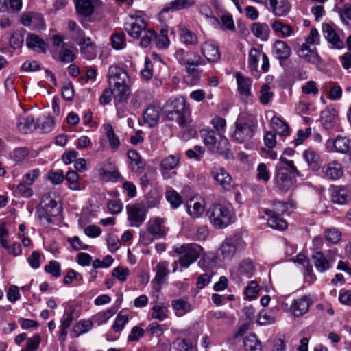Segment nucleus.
I'll return each instance as SVG.
<instances>
[{"mask_svg":"<svg viewBox=\"0 0 351 351\" xmlns=\"http://www.w3.org/2000/svg\"><path fill=\"white\" fill-rule=\"evenodd\" d=\"M237 80V88L239 94L241 95L243 99H247L252 97L251 86L252 84V80L241 73H237L235 74Z\"/></svg>","mask_w":351,"mask_h":351,"instance_id":"22","label":"nucleus"},{"mask_svg":"<svg viewBox=\"0 0 351 351\" xmlns=\"http://www.w3.org/2000/svg\"><path fill=\"white\" fill-rule=\"evenodd\" d=\"M275 56L280 60H287L291 53V47L288 44L282 40H276L273 46Z\"/></svg>","mask_w":351,"mask_h":351,"instance_id":"28","label":"nucleus"},{"mask_svg":"<svg viewBox=\"0 0 351 351\" xmlns=\"http://www.w3.org/2000/svg\"><path fill=\"white\" fill-rule=\"evenodd\" d=\"M45 270L56 278L61 275L60 265L59 263L56 261H51L45 267Z\"/></svg>","mask_w":351,"mask_h":351,"instance_id":"64","label":"nucleus"},{"mask_svg":"<svg viewBox=\"0 0 351 351\" xmlns=\"http://www.w3.org/2000/svg\"><path fill=\"white\" fill-rule=\"evenodd\" d=\"M108 77L117 110L127 103L131 95V81L126 71L117 66H110Z\"/></svg>","mask_w":351,"mask_h":351,"instance_id":"1","label":"nucleus"},{"mask_svg":"<svg viewBox=\"0 0 351 351\" xmlns=\"http://www.w3.org/2000/svg\"><path fill=\"white\" fill-rule=\"evenodd\" d=\"M270 5L274 14L278 16L285 15L290 9L288 2L285 1L278 3L277 0H270Z\"/></svg>","mask_w":351,"mask_h":351,"instance_id":"44","label":"nucleus"},{"mask_svg":"<svg viewBox=\"0 0 351 351\" xmlns=\"http://www.w3.org/2000/svg\"><path fill=\"white\" fill-rule=\"evenodd\" d=\"M93 326V324L91 319L80 321L73 327L71 335H73L74 337H78L80 335L89 331Z\"/></svg>","mask_w":351,"mask_h":351,"instance_id":"43","label":"nucleus"},{"mask_svg":"<svg viewBox=\"0 0 351 351\" xmlns=\"http://www.w3.org/2000/svg\"><path fill=\"white\" fill-rule=\"evenodd\" d=\"M98 173L99 176L108 182H117L121 178V176L110 162H107L104 165V167L99 169Z\"/></svg>","mask_w":351,"mask_h":351,"instance_id":"25","label":"nucleus"},{"mask_svg":"<svg viewBox=\"0 0 351 351\" xmlns=\"http://www.w3.org/2000/svg\"><path fill=\"white\" fill-rule=\"evenodd\" d=\"M173 345L176 351H194L191 342L185 339L178 338Z\"/></svg>","mask_w":351,"mask_h":351,"instance_id":"54","label":"nucleus"},{"mask_svg":"<svg viewBox=\"0 0 351 351\" xmlns=\"http://www.w3.org/2000/svg\"><path fill=\"white\" fill-rule=\"evenodd\" d=\"M166 198L174 209L178 208L182 202L180 195L173 190L166 193Z\"/></svg>","mask_w":351,"mask_h":351,"instance_id":"56","label":"nucleus"},{"mask_svg":"<svg viewBox=\"0 0 351 351\" xmlns=\"http://www.w3.org/2000/svg\"><path fill=\"white\" fill-rule=\"evenodd\" d=\"M171 306L176 311L177 316H182L192 311V305L186 300L182 298L173 300Z\"/></svg>","mask_w":351,"mask_h":351,"instance_id":"34","label":"nucleus"},{"mask_svg":"<svg viewBox=\"0 0 351 351\" xmlns=\"http://www.w3.org/2000/svg\"><path fill=\"white\" fill-rule=\"evenodd\" d=\"M326 148L328 152L346 154L351 149V141L347 137L339 135L335 139H328Z\"/></svg>","mask_w":351,"mask_h":351,"instance_id":"16","label":"nucleus"},{"mask_svg":"<svg viewBox=\"0 0 351 351\" xmlns=\"http://www.w3.org/2000/svg\"><path fill=\"white\" fill-rule=\"evenodd\" d=\"M351 199L348 191L343 187L336 188L332 194V202L338 204H346Z\"/></svg>","mask_w":351,"mask_h":351,"instance_id":"37","label":"nucleus"},{"mask_svg":"<svg viewBox=\"0 0 351 351\" xmlns=\"http://www.w3.org/2000/svg\"><path fill=\"white\" fill-rule=\"evenodd\" d=\"M61 213V206L58 205L57 202L51 197L49 193L43 195L40 204L36 207V214L39 220L48 223H53L54 218L60 215Z\"/></svg>","mask_w":351,"mask_h":351,"instance_id":"4","label":"nucleus"},{"mask_svg":"<svg viewBox=\"0 0 351 351\" xmlns=\"http://www.w3.org/2000/svg\"><path fill=\"white\" fill-rule=\"evenodd\" d=\"M147 230L155 239L164 237L167 230L165 219L158 217L151 218L147 223Z\"/></svg>","mask_w":351,"mask_h":351,"instance_id":"18","label":"nucleus"},{"mask_svg":"<svg viewBox=\"0 0 351 351\" xmlns=\"http://www.w3.org/2000/svg\"><path fill=\"white\" fill-rule=\"evenodd\" d=\"M243 346L245 351H262L261 342L254 333L243 338Z\"/></svg>","mask_w":351,"mask_h":351,"instance_id":"38","label":"nucleus"},{"mask_svg":"<svg viewBox=\"0 0 351 351\" xmlns=\"http://www.w3.org/2000/svg\"><path fill=\"white\" fill-rule=\"evenodd\" d=\"M73 320V311L64 314V317L61 320V324L60 326L59 339L60 341L63 342L65 340L66 336L67 334L66 330L71 326Z\"/></svg>","mask_w":351,"mask_h":351,"instance_id":"42","label":"nucleus"},{"mask_svg":"<svg viewBox=\"0 0 351 351\" xmlns=\"http://www.w3.org/2000/svg\"><path fill=\"white\" fill-rule=\"evenodd\" d=\"M129 317L127 313L124 311H120L115 319V321L113 324L112 328L113 330L116 332H119L121 331L125 326V325L128 322Z\"/></svg>","mask_w":351,"mask_h":351,"instance_id":"49","label":"nucleus"},{"mask_svg":"<svg viewBox=\"0 0 351 351\" xmlns=\"http://www.w3.org/2000/svg\"><path fill=\"white\" fill-rule=\"evenodd\" d=\"M312 258L315 268L320 272H324L331 267L330 260H328L322 252H315Z\"/></svg>","mask_w":351,"mask_h":351,"instance_id":"36","label":"nucleus"},{"mask_svg":"<svg viewBox=\"0 0 351 351\" xmlns=\"http://www.w3.org/2000/svg\"><path fill=\"white\" fill-rule=\"evenodd\" d=\"M251 31L254 36L262 40H267L270 33L268 25L259 22H256L252 24Z\"/></svg>","mask_w":351,"mask_h":351,"instance_id":"35","label":"nucleus"},{"mask_svg":"<svg viewBox=\"0 0 351 351\" xmlns=\"http://www.w3.org/2000/svg\"><path fill=\"white\" fill-rule=\"evenodd\" d=\"M324 176L330 180H337L343 176V169L340 162L332 160L322 167Z\"/></svg>","mask_w":351,"mask_h":351,"instance_id":"20","label":"nucleus"},{"mask_svg":"<svg viewBox=\"0 0 351 351\" xmlns=\"http://www.w3.org/2000/svg\"><path fill=\"white\" fill-rule=\"evenodd\" d=\"M186 73L184 78L186 84L193 86L199 82L200 73L197 68H192L191 71H186Z\"/></svg>","mask_w":351,"mask_h":351,"instance_id":"53","label":"nucleus"},{"mask_svg":"<svg viewBox=\"0 0 351 351\" xmlns=\"http://www.w3.org/2000/svg\"><path fill=\"white\" fill-rule=\"evenodd\" d=\"M272 128L280 136H287L289 134V126L282 120L277 117L271 119Z\"/></svg>","mask_w":351,"mask_h":351,"instance_id":"46","label":"nucleus"},{"mask_svg":"<svg viewBox=\"0 0 351 351\" xmlns=\"http://www.w3.org/2000/svg\"><path fill=\"white\" fill-rule=\"evenodd\" d=\"M105 130L110 147L114 149L117 148L120 145V141L115 134L112 126L110 124H107L105 125Z\"/></svg>","mask_w":351,"mask_h":351,"instance_id":"52","label":"nucleus"},{"mask_svg":"<svg viewBox=\"0 0 351 351\" xmlns=\"http://www.w3.org/2000/svg\"><path fill=\"white\" fill-rule=\"evenodd\" d=\"M273 95V93L270 91V86L267 84H264L260 91V102L264 105L269 104Z\"/></svg>","mask_w":351,"mask_h":351,"instance_id":"58","label":"nucleus"},{"mask_svg":"<svg viewBox=\"0 0 351 351\" xmlns=\"http://www.w3.org/2000/svg\"><path fill=\"white\" fill-rule=\"evenodd\" d=\"M201 53L209 62H216L221 57L218 45L213 40L203 43L200 47Z\"/></svg>","mask_w":351,"mask_h":351,"instance_id":"17","label":"nucleus"},{"mask_svg":"<svg viewBox=\"0 0 351 351\" xmlns=\"http://www.w3.org/2000/svg\"><path fill=\"white\" fill-rule=\"evenodd\" d=\"M204 143L213 153L223 154L228 149V140L221 133L213 130H201Z\"/></svg>","mask_w":351,"mask_h":351,"instance_id":"6","label":"nucleus"},{"mask_svg":"<svg viewBox=\"0 0 351 351\" xmlns=\"http://www.w3.org/2000/svg\"><path fill=\"white\" fill-rule=\"evenodd\" d=\"M130 17L132 21L126 23L124 27L128 35L136 39L140 38L143 32L145 35L148 29L145 20L140 16L130 15Z\"/></svg>","mask_w":351,"mask_h":351,"instance_id":"14","label":"nucleus"},{"mask_svg":"<svg viewBox=\"0 0 351 351\" xmlns=\"http://www.w3.org/2000/svg\"><path fill=\"white\" fill-rule=\"evenodd\" d=\"M261 51L257 49L252 48L249 52V66L252 71L256 70L258 58L262 54Z\"/></svg>","mask_w":351,"mask_h":351,"instance_id":"59","label":"nucleus"},{"mask_svg":"<svg viewBox=\"0 0 351 351\" xmlns=\"http://www.w3.org/2000/svg\"><path fill=\"white\" fill-rule=\"evenodd\" d=\"M322 32L324 38L332 45V47L336 49H342L344 47L343 40L339 38L337 34L334 27L328 23H324L322 25Z\"/></svg>","mask_w":351,"mask_h":351,"instance_id":"23","label":"nucleus"},{"mask_svg":"<svg viewBox=\"0 0 351 351\" xmlns=\"http://www.w3.org/2000/svg\"><path fill=\"white\" fill-rule=\"evenodd\" d=\"M40 337L39 335H35L27 339L26 346L21 351H36L40 343Z\"/></svg>","mask_w":351,"mask_h":351,"instance_id":"55","label":"nucleus"},{"mask_svg":"<svg viewBox=\"0 0 351 351\" xmlns=\"http://www.w3.org/2000/svg\"><path fill=\"white\" fill-rule=\"evenodd\" d=\"M77 14L88 18L91 16L95 10L101 8L103 2L101 0H73Z\"/></svg>","mask_w":351,"mask_h":351,"instance_id":"13","label":"nucleus"},{"mask_svg":"<svg viewBox=\"0 0 351 351\" xmlns=\"http://www.w3.org/2000/svg\"><path fill=\"white\" fill-rule=\"evenodd\" d=\"M295 175L297 173H290L287 167L277 166L275 176L276 186L282 191H289L295 182L292 176H295Z\"/></svg>","mask_w":351,"mask_h":351,"instance_id":"12","label":"nucleus"},{"mask_svg":"<svg viewBox=\"0 0 351 351\" xmlns=\"http://www.w3.org/2000/svg\"><path fill=\"white\" fill-rule=\"evenodd\" d=\"M214 276V271L208 269L205 274H203L197 279V287L198 289H203L211 282V278Z\"/></svg>","mask_w":351,"mask_h":351,"instance_id":"57","label":"nucleus"},{"mask_svg":"<svg viewBox=\"0 0 351 351\" xmlns=\"http://www.w3.org/2000/svg\"><path fill=\"white\" fill-rule=\"evenodd\" d=\"M174 56L178 62L185 67V71H191L192 68L205 64L204 60L195 51L179 49Z\"/></svg>","mask_w":351,"mask_h":351,"instance_id":"9","label":"nucleus"},{"mask_svg":"<svg viewBox=\"0 0 351 351\" xmlns=\"http://www.w3.org/2000/svg\"><path fill=\"white\" fill-rule=\"evenodd\" d=\"M126 210L130 226L138 228L145 221L147 209L143 204H128L126 206Z\"/></svg>","mask_w":351,"mask_h":351,"instance_id":"11","label":"nucleus"},{"mask_svg":"<svg viewBox=\"0 0 351 351\" xmlns=\"http://www.w3.org/2000/svg\"><path fill=\"white\" fill-rule=\"evenodd\" d=\"M130 271L128 268H125L121 266L115 267L112 273V275L117 278L119 281L123 282L126 280L127 277L130 275Z\"/></svg>","mask_w":351,"mask_h":351,"instance_id":"63","label":"nucleus"},{"mask_svg":"<svg viewBox=\"0 0 351 351\" xmlns=\"http://www.w3.org/2000/svg\"><path fill=\"white\" fill-rule=\"evenodd\" d=\"M322 125L326 130H332L337 126L339 122L338 112L332 106H328L321 112Z\"/></svg>","mask_w":351,"mask_h":351,"instance_id":"19","label":"nucleus"},{"mask_svg":"<svg viewBox=\"0 0 351 351\" xmlns=\"http://www.w3.org/2000/svg\"><path fill=\"white\" fill-rule=\"evenodd\" d=\"M234 125L232 138L238 143L249 142L253 138L257 127L254 119L248 115H240Z\"/></svg>","mask_w":351,"mask_h":351,"instance_id":"2","label":"nucleus"},{"mask_svg":"<svg viewBox=\"0 0 351 351\" xmlns=\"http://www.w3.org/2000/svg\"><path fill=\"white\" fill-rule=\"evenodd\" d=\"M204 207L199 202H193L191 199L187 204V212L193 218H197L204 213Z\"/></svg>","mask_w":351,"mask_h":351,"instance_id":"47","label":"nucleus"},{"mask_svg":"<svg viewBox=\"0 0 351 351\" xmlns=\"http://www.w3.org/2000/svg\"><path fill=\"white\" fill-rule=\"evenodd\" d=\"M311 302L307 296H302L294 300L290 306V312L295 317H300L306 314L309 308Z\"/></svg>","mask_w":351,"mask_h":351,"instance_id":"21","label":"nucleus"},{"mask_svg":"<svg viewBox=\"0 0 351 351\" xmlns=\"http://www.w3.org/2000/svg\"><path fill=\"white\" fill-rule=\"evenodd\" d=\"M271 28L276 33H280L283 37L290 36L293 34L292 27L284 24L280 20H275L271 24Z\"/></svg>","mask_w":351,"mask_h":351,"instance_id":"45","label":"nucleus"},{"mask_svg":"<svg viewBox=\"0 0 351 351\" xmlns=\"http://www.w3.org/2000/svg\"><path fill=\"white\" fill-rule=\"evenodd\" d=\"M254 271L253 263L250 261H243L238 268V272L241 276L251 278Z\"/></svg>","mask_w":351,"mask_h":351,"instance_id":"50","label":"nucleus"},{"mask_svg":"<svg viewBox=\"0 0 351 351\" xmlns=\"http://www.w3.org/2000/svg\"><path fill=\"white\" fill-rule=\"evenodd\" d=\"M116 311L117 310L114 308H110L106 311L99 312L92 317L91 322H93V324H96L100 326L106 323L115 314Z\"/></svg>","mask_w":351,"mask_h":351,"instance_id":"40","label":"nucleus"},{"mask_svg":"<svg viewBox=\"0 0 351 351\" xmlns=\"http://www.w3.org/2000/svg\"><path fill=\"white\" fill-rule=\"evenodd\" d=\"M180 38L186 45H196L198 43V37L195 34L186 27L180 28Z\"/></svg>","mask_w":351,"mask_h":351,"instance_id":"41","label":"nucleus"},{"mask_svg":"<svg viewBox=\"0 0 351 351\" xmlns=\"http://www.w3.org/2000/svg\"><path fill=\"white\" fill-rule=\"evenodd\" d=\"M169 264L167 261H162L158 263L155 268L156 276L153 280L155 284L154 289L157 291L160 290L161 285L165 282L167 277L169 271Z\"/></svg>","mask_w":351,"mask_h":351,"instance_id":"24","label":"nucleus"},{"mask_svg":"<svg viewBox=\"0 0 351 351\" xmlns=\"http://www.w3.org/2000/svg\"><path fill=\"white\" fill-rule=\"evenodd\" d=\"M75 54L69 49H64L60 51L58 60L64 63H70L75 60Z\"/></svg>","mask_w":351,"mask_h":351,"instance_id":"61","label":"nucleus"},{"mask_svg":"<svg viewBox=\"0 0 351 351\" xmlns=\"http://www.w3.org/2000/svg\"><path fill=\"white\" fill-rule=\"evenodd\" d=\"M299 57L308 62L316 63L319 62V56L315 49H311L307 43H302L297 51Z\"/></svg>","mask_w":351,"mask_h":351,"instance_id":"26","label":"nucleus"},{"mask_svg":"<svg viewBox=\"0 0 351 351\" xmlns=\"http://www.w3.org/2000/svg\"><path fill=\"white\" fill-rule=\"evenodd\" d=\"M16 125L18 129L24 133H27L29 130H31L32 128L36 130L40 128L38 123H35L34 117L26 115L25 113H23L18 117Z\"/></svg>","mask_w":351,"mask_h":351,"instance_id":"27","label":"nucleus"},{"mask_svg":"<svg viewBox=\"0 0 351 351\" xmlns=\"http://www.w3.org/2000/svg\"><path fill=\"white\" fill-rule=\"evenodd\" d=\"M278 215L276 214L270 215V217L267 220V223L274 229L285 230L287 226V223L284 219L278 217Z\"/></svg>","mask_w":351,"mask_h":351,"instance_id":"51","label":"nucleus"},{"mask_svg":"<svg viewBox=\"0 0 351 351\" xmlns=\"http://www.w3.org/2000/svg\"><path fill=\"white\" fill-rule=\"evenodd\" d=\"M210 175L216 184L223 191H229L232 189L233 186L232 177L224 168L214 167L210 170Z\"/></svg>","mask_w":351,"mask_h":351,"instance_id":"15","label":"nucleus"},{"mask_svg":"<svg viewBox=\"0 0 351 351\" xmlns=\"http://www.w3.org/2000/svg\"><path fill=\"white\" fill-rule=\"evenodd\" d=\"M211 224L217 229L227 227L231 222V212L230 209L221 204L211 205L206 212Z\"/></svg>","mask_w":351,"mask_h":351,"instance_id":"7","label":"nucleus"},{"mask_svg":"<svg viewBox=\"0 0 351 351\" xmlns=\"http://www.w3.org/2000/svg\"><path fill=\"white\" fill-rule=\"evenodd\" d=\"M160 118V108L154 106L147 108L143 113V119L149 127L155 126Z\"/></svg>","mask_w":351,"mask_h":351,"instance_id":"32","label":"nucleus"},{"mask_svg":"<svg viewBox=\"0 0 351 351\" xmlns=\"http://www.w3.org/2000/svg\"><path fill=\"white\" fill-rule=\"evenodd\" d=\"M125 34L123 33H115L112 36V44L115 49H122L126 45L125 40Z\"/></svg>","mask_w":351,"mask_h":351,"instance_id":"60","label":"nucleus"},{"mask_svg":"<svg viewBox=\"0 0 351 351\" xmlns=\"http://www.w3.org/2000/svg\"><path fill=\"white\" fill-rule=\"evenodd\" d=\"M152 319L158 321H164L168 317V308L161 304H156L152 308Z\"/></svg>","mask_w":351,"mask_h":351,"instance_id":"48","label":"nucleus"},{"mask_svg":"<svg viewBox=\"0 0 351 351\" xmlns=\"http://www.w3.org/2000/svg\"><path fill=\"white\" fill-rule=\"evenodd\" d=\"M338 14L341 21L346 25H348L349 23L348 21H351V4H346L343 8H339Z\"/></svg>","mask_w":351,"mask_h":351,"instance_id":"62","label":"nucleus"},{"mask_svg":"<svg viewBox=\"0 0 351 351\" xmlns=\"http://www.w3.org/2000/svg\"><path fill=\"white\" fill-rule=\"evenodd\" d=\"M128 156L130 160V168L134 172H138L143 169L145 166V161L141 158L138 152L135 150H129Z\"/></svg>","mask_w":351,"mask_h":351,"instance_id":"33","label":"nucleus"},{"mask_svg":"<svg viewBox=\"0 0 351 351\" xmlns=\"http://www.w3.org/2000/svg\"><path fill=\"white\" fill-rule=\"evenodd\" d=\"M169 107L170 109L166 112L167 119L176 121L182 128L186 127L191 122V112L184 97H180L172 99Z\"/></svg>","mask_w":351,"mask_h":351,"instance_id":"3","label":"nucleus"},{"mask_svg":"<svg viewBox=\"0 0 351 351\" xmlns=\"http://www.w3.org/2000/svg\"><path fill=\"white\" fill-rule=\"evenodd\" d=\"M195 3V0H174L166 4L162 11L168 12L187 9L193 6Z\"/></svg>","mask_w":351,"mask_h":351,"instance_id":"30","label":"nucleus"},{"mask_svg":"<svg viewBox=\"0 0 351 351\" xmlns=\"http://www.w3.org/2000/svg\"><path fill=\"white\" fill-rule=\"evenodd\" d=\"M303 158L306 162L308 167L314 171L320 168V158L319 154L313 149L309 148L304 151Z\"/></svg>","mask_w":351,"mask_h":351,"instance_id":"31","label":"nucleus"},{"mask_svg":"<svg viewBox=\"0 0 351 351\" xmlns=\"http://www.w3.org/2000/svg\"><path fill=\"white\" fill-rule=\"evenodd\" d=\"M27 47L34 51L45 53L47 48V43L38 36L29 34L26 38Z\"/></svg>","mask_w":351,"mask_h":351,"instance_id":"29","label":"nucleus"},{"mask_svg":"<svg viewBox=\"0 0 351 351\" xmlns=\"http://www.w3.org/2000/svg\"><path fill=\"white\" fill-rule=\"evenodd\" d=\"M174 251L180 255L179 259L174 261V265L180 264L181 269H186L198 259L203 248L197 244L189 243L176 247Z\"/></svg>","mask_w":351,"mask_h":351,"instance_id":"5","label":"nucleus"},{"mask_svg":"<svg viewBox=\"0 0 351 351\" xmlns=\"http://www.w3.org/2000/svg\"><path fill=\"white\" fill-rule=\"evenodd\" d=\"M180 161V154H170L161 160L160 167L164 170L170 171L176 168Z\"/></svg>","mask_w":351,"mask_h":351,"instance_id":"39","label":"nucleus"},{"mask_svg":"<svg viewBox=\"0 0 351 351\" xmlns=\"http://www.w3.org/2000/svg\"><path fill=\"white\" fill-rule=\"evenodd\" d=\"M168 31L166 29H162L160 34H157L156 32L152 29H148L145 32L141 41L140 45L143 47H148L152 40L156 41V44L159 49H166L169 47L170 41L168 38Z\"/></svg>","mask_w":351,"mask_h":351,"instance_id":"10","label":"nucleus"},{"mask_svg":"<svg viewBox=\"0 0 351 351\" xmlns=\"http://www.w3.org/2000/svg\"><path fill=\"white\" fill-rule=\"evenodd\" d=\"M245 242L239 238H230L224 241L217 252V258L223 262H230L236 253L244 249Z\"/></svg>","mask_w":351,"mask_h":351,"instance_id":"8","label":"nucleus"}]
</instances>
